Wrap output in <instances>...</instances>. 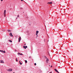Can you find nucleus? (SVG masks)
Returning a JSON list of instances; mask_svg holds the SVG:
<instances>
[{
  "instance_id": "nucleus-34",
  "label": "nucleus",
  "mask_w": 73,
  "mask_h": 73,
  "mask_svg": "<svg viewBox=\"0 0 73 73\" xmlns=\"http://www.w3.org/2000/svg\"><path fill=\"white\" fill-rule=\"evenodd\" d=\"M1 73H3V72H1Z\"/></svg>"
},
{
  "instance_id": "nucleus-26",
  "label": "nucleus",
  "mask_w": 73,
  "mask_h": 73,
  "mask_svg": "<svg viewBox=\"0 0 73 73\" xmlns=\"http://www.w3.org/2000/svg\"><path fill=\"white\" fill-rule=\"evenodd\" d=\"M36 37H38V35H37Z\"/></svg>"
},
{
  "instance_id": "nucleus-12",
  "label": "nucleus",
  "mask_w": 73,
  "mask_h": 73,
  "mask_svg": "<svg viewBox=\"0 0 73 73\" xmlns=\"http://www.w3.org/2000/svg\"><path fill=\"white\" fill-rule=\"evenodd\" d=\"M19 64L20 65H22V63H21V62H20V61H19Z\"/></svg>"
},
{
  "instance_id": "nucleus-22",
  "label": "nucleus",
  "mask_w": 73,
  "mask_h": 73,
  "mask_svg": "<svg viewBox=\"0 0 73 73\" xmlns=\"http://www.w3.org/2000/svg\"><path fill=\"white\" fill-rule=\"evenodd\" d=\"M17 17H19V15H17Z\"/></svg>"
},
{
  "instance_id": "nucleus-24",
  "label": "nucleus",
  "mask_w": 73,
  "mask_h": 73,
  "mask_svg": "<svg viewBox=\"0 0 73 73\" xmlns=\"http://www.w3.org/2000/svg\"><path fill=\"white\" fill-rule=\"evenodd\" d=\"M3 0H1V1H3Z\"/></svg>"
},
{
  "instance_id": "nucleus-29",
  "label": "nucleus",
  "mask_w": 73,
  "mask_h": 73,
  "mask_svg": "<svg viewBox=\"0 0 73 73\" xmlns=\"http://www.w3.org/2000/svg\"><path fill=\"white\" fill-rule=\"evenodd\" d=\"M21 1H23V0H21Z\"/></svg>"
},
{
  "instance_id": "nucleus-32",
  "label": "nucleus",
  "mask_w": 73,
  "mask_h": 73,
  "mask_svg": "<svg viewBox=\"0 0 73 73\" xmlns=\"http://www.w3.org/2000/svg\"><path fill=\"white\" fill-rule=\"evenodd\" d=\"M45 39H44V41H45Z\"/></svg>"
},
{
  "instance_id": "nucleus-16",
  "label": "nucleus",
  "mask_w": 73,
  "mask_h": 73,
  "mask_svg": "<svg viewBox=\"0 0 73 73\" xmlns=\"http://www.w3.org/2000/svg\"><path fill=\"white\" fill-rule=\"evenodd\" d=\"M25 63H27V60H25Z\"/></svg>"
},
{
  "instance_id": "nucleus-9",
  "label": "nucleus",
  "mask_w": 73,
  "mask_h": 73,
  "mask_svg": "<svg viewBox=\"0 0 73 73\" xmlns=\"http://www.w3.org/2000/svg\"><path fill=\"white\" fill-rule=\"evenodd\" d=\"M1 52H2L3 53H5V50L3 51V50H1Z\"/></svg>"
},
{
  "instance_id": "nucleus-15",
  "label": "nucleus",
  "mask_w": 73,
  "mask_h": 73,
  "mask_svg": "<svg viewBox=\"0 0 73 73\" xmlns=\"http://www.w3.org/2000/svg\"><path fill=\"white\" fill-rule=\"evenodd\" d=\"M36 33H38V31H36Z\"/></svg>"
},
{
  "instance_id": "nucleus-23",
  "label": "nucleus",
  "mask_w": 73,
  "mask_h": 73,
  "mask_svg": "<svg viewBox=\"0 0 73 73\" xmlns=\"http://www.w3.org/2000/svg\"><path fill=\"white\" fill-rule=\"evenodd\" d=\"M37 34H38L37 33H36V35H37Z\"/></svg>"
},
{
  "instance_id": "nucleus-3",
  "label": "nucleus",
  "mask_w": 73,
  "mask_h": 73,
  "mask_svg": "<svg viewBox=\"0 0 73 73\" xmlns=\"http://www.w3.org/2000/svg\"><path fill=\"white\" fill-rule=\"evenodd\" d=\"M27 47H28L27 46H23V47L24 48V49H26V48H27Z\"/></svg>"
},
{
  "instance_id": "nucleus-1",
  "label": "nucleus",
  "mask_w": 73,
  "mask_h": 73,
  "mask_svg": "<svg viewBox=\"0 0 73 73\" xmlns=\"http://www.w3.org/2000/svg\"><path fill=\"white\" fill-rule=\"evenodd\" d=\"M7 70L8 71V72H12V69L9 68L8 70Z\"/></svg>"
},
{
  "instance_id": "nucleus-21",
  "label": "nucleus",
  "mask_w": 73,
  "mask_h": 73,
  "mask_svg": "<svg viewBox=\"0 0 73 73\" xmlns=\"http://www.w3.org/2000/svg\"><path fill=\"white\" fill-rule=\"evenodd\" d=\"M15 52H17V50H15Z\"/></svg>"
},
{
  "instance_id": "nucleus-8",
  "label": "nucleus",
  "mask_w": 73,
  "mask_h": 73,
  "mask_svg": "<svg viewBox=\"0 0 73 73\" xmlns=\"http://www.w3.org/2000/svg\"><path fill=\"white\" fill-rule=\"evenodd\" d=\"M54 70H55V71H56V72H57V73H59V72H58V71L57 70V69H54Z\"/></svg>"
},
{
  "instance_id": "nucleus-17",
  "label": "nucleus",
  "mask_w": 73,
  "mask_h": 73,
  "mask_svg": "<svg viewBox=\"0 0 73 73\" xmlns=\"http://www.w3.org/2000/svg\"><path fill=\"white\" fill-rule=\"evenodd\" d=\"M18 54H19H19H20V53H18Z\"/></svg>"
},
{
  "instance_id": "nucleus-25",
  "label": "nucleus",
  "mask_w": 73,
  "mask_h": 73,
  "mask_svg": "<svg viewBox=\"0 0 73 73\" xmlns=\"http://www.w3.org/2000/svg\"><path fill=\"white\" fill-rule=\"evenodd\" d=\"M24 45H26V44H24Z\"/></svg>"
},
{
  "instance_id": "nucleus-31",
  "label": "nucleus",
  "mask_w": 73,
  "mask_h": 73,
  "mask_svg": "<svg viewBox=\"0 0 73 73\" xmlns=\"http://www.w3.org/2000/svg\"><path fill=\"white\" fill-rule=\"evenodd\" d=\"M49 73H52V72H50Z\"/></svg>"
},
{
  "instance_id": "nucleus-20",
  "label": "nucleus",
  "mask_w": 73,
  "mask_h": 73,
  "mask_svg": "<svg viewBox=\"0 0 73 73\" xmlns=\"http://www.w3.org/2000/svg\"><path fill=\"white\" fill-rule=\"evenodd\" d=\"M52 67H53V66H51V68H52Z\"/></svg>"
},
{
  "instance_id": "nucleus-19",
  "label": "nucleus",
  "mask_w": 73,
  "mask_h": 73,
  "mask_svg": "<svg viewBox=\"0 0 73 73\" xmlns=\"http://www.w3.org/2000/svg\"><path fill=\"white\" fill-rule=\"evenodd\" d=\"M23 54H20V55H23Z\"/></svg>"
},
{
  "instance_id": "nucleus-13",
  "label": "nucleus",
  "mask_w": 73,
  "mask_h": 73,
  "mask_svg": "<svg viewBox=\"0 0 73 73\" xmlns=\"http://www.w3.org/2000/svg\"><path fill=\"white\" fill-rule=\"evenodd\" d=\"M7 31H8V32H11V31L10 30H7Z\"/></svg>"
},
{
  "instance_id": "nucleus-6",
  "label": "nucleus",
  "mask_w": 73,
  "mask_h": 73,
  "mask_svg": "<svg viewBox=\"0 0 73 73\" xmlns=\"http://www.w3.org/2000/svg\"><path fill=\"white\" fill-rule=\"evenodd\" d=\"M21 40V37H19V42H20Z\"/></svg>"
},
{
  "instance_id": "nucleus-33",
  "label": "nucleus",
  "mask_w": 73,
  "mask_h": 73,
  "mask_svg": "<svg viewBox=\"0 0 73 73\" xmlns=\"http://www.w3.org/2000/svg\"><path fill=\"white\" fill-rule=\"evenodd\" d=\"M48 41H49V40H48Z\"/></svg>"
},
{
  "instance_id": "nucleus-7",
  "label": "nucleus",
  "mask_w": 73,
  "mask_h": 73,
  "mask_svg": "<svg viewBox=\"0 0 73 73\" xmlns=\"http://www.w3.org/2000/svg\"><path fill=\"white\" fill-rule=\"evenodd\" d=\"M48 61H49V59L48 58H46V62L47 63H48Z\"/></svg>"
},
{
  "instance_id": "nucleus-14",
  "label": "nucleus",
  "mask_w": 73,
  "mask_h": 73,
  "mask_svg": "<svg viewBox=\"0 0 73 73\" xmlns=\"http://www.w3.org/2000/svg\"><path fill=\"white\" fill-rule=\"evenodd\" d=\"M16 61H17H17H18V60H17V58H16Z\"/></svg>"
},
{
  "instance_id": "nucleus-30",
  "label": "nucleus",
  "mask_w": 73,
  "mask_h": 73,
  "mask_svg": "<svg viewBox=\"0 0 73 73\" xmlns=\"http://www.w3.org/2000/svg\"><path fill=\"white\" fill-rule=\"evenodd\" d=\"M29 58H31V56H29Z\"/></svg>"
},
{
  "instance_id": "nucleus-4",
  "label": "nucleus",
  "mask_w": 73,
  "mask_h": 73,
  "mask_svg": "<svg viewBox=\"0 0 73 73\" xmlns=\"http://www.w3.org/2000/svg\"><path fill=\"white\" fill-rule=\"evenodd\" d=\"M47 4H52V2H48L47 3Z\"/></svg>"
},
{
  "instance_id": "nucleus-28",
  "label": "nucleus",
  "mask_w": 73,
  "mask_h": 73,
  "mask_svg": "<svg viewBox=\"0 0 73 73\" xmlns=\"http://www.w3.org/2000/svg\"><path fill=\"white\" fill-rule=\"evenodd\" d=\"M16 19H17V18H16Z\"/></svg>"
},
{
  "instance_id": "nucleus-35",
  "label": "nucleus",
  "mask_w": 73,
  "mask_h": 73,
  "mask_svg": "<svg viewBox=\"0 0 73 73\" xmlns=\"http://www.w3.org/2000/svg\"><path fill=\"white\" fill-rule=\"evenodd\" d=\"M13 73H15V72H13Z\"/></svg>"
},
{
  "instance_id": "nucleus-5",
  "label": "nucleus",
  "mask_w": 73,
  "mask_h": 73,
  "mask_svg": "<svg viewBox=\"0 0 73 73\" xmlns=\"http://www.w3.org/2000/svg\"><path fill=\"white\" fill-rule=\"evenodd\" d=\"M9 35L11 36V37H13V35H12V33H10L9 34Z\"/></svg>"
},
{
  "instance_id": "nucleus-36",
  "label": "nucleus",
  "mask_w": 73,
  "mask_h": 73,
  "mask_svg": "<svg viewBox=\"0 0 73 73\" xmlns=\"http://www.w3.org/2000/svg\"><path fill=\"white\" fill-rule=\"evenodd\" d=\"M23 13H24V12H23Z\"/></svg>"
},
{
  "instance_id": "nucleus-2",
  "label": "nucleus",
  "mask_w": 73,
  "mask_h": 73,
  "mask_svg": "<svg viewBox=\"0 0 73 73\" xmlns=\"http://www.w3.org/2000/svg\"><path fill=\"white\" fill-rule=\"evenodd\" d=\"M6 13V10H5L4 11V17H6V16H5V13Z\"/></svg>"
},
{
  "instance_id": "nucleus-27",
  "label": "nucleus",
  "mask_w": 73,
  "mask_h": 73,
  "mask_svg": "<svg viewBox=\"0 0 73 73\" xmlns=\"http://www.w3.org/2000/svg\"><path fill=\"white\" fill-rule=\"evenodd\" d=\"M0 52H1V50H0Z\"/></svg>"
},
{
  "instance_id": "nucleus-18",
  "label": "nucleus",
  "mask_w": 73,
  "mask_h": 73,
  "mask_svg": "<svg viewBox=\"0 0 73 73\" xmlns=\"http://www.w3.org/2000/svg\"><path fill=\"white\" fill-rule=\"evenodd\" d=\"M35 65H36V63H35L34 64Z\"/></svg>"
},
{
  "instance_id": "nucleus-10",
  "label": "nucleus",
  "mask_w": 73,
  "mask_h": 73,
  "mask_svg": "<svg viewBox=\"0 0 73 73\" xmlns=\"http://www.w3.org/2000/svg\"><path fill=\"white\" fill-rule=\"evenodd\" d=\"M1 63H3V64H4V61H3V60H1Z\"/></svg>"
},
{
  "instance_id": "nucleus-11",
  "label": "nucleus",
  "mask_w": 73,
  "mask_h": 73,
  "mask_svg": "<svg viewBox=\"0 0 73 73\" xmlns=\"http://www.w3.org/2000/svg\"><path fill=\"white\" fill-rule=\"evenodd\" d=\"M9 42H12V41L11 40H9Z\"/></svg>"
}]
</instances>
